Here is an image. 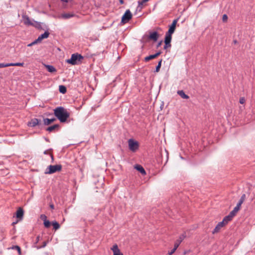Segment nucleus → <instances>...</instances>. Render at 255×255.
Returning <instances> with one entry per match:
<instances>
[{"instance_id": "obj_1", "label": "nucleus", "mask_w": 255, "mask_h": 255, "mask_svg": "<svg viewBox=\"0 0 255 255\" xmlns=\"http://www.w3.org/2000/svg\"><path fill=\"white\" fill-rule=\"evenodd\" d=\"M55 116L61 123H65L70 117V113L63 107H58L54 110Z\"/></svg>"}, {"instance_id": "obj_2", "label": "nucleus", "mask_w": 255, "mask_h": 255, "mask_svg": "<svg viewBox=\"0 0 255 255\" xmlns=\"http://www.w3.org/2000/svg\"><path fill=\"white\" fill-rule=\"evenodd\" d=\"M139 149V143L132 138L128 139V150L132 153L137 152Z\"/></svg>"}, {"instance_id": "obj_3", "label": "nucleus", "mask_w": 255, "mask_h": 255, "mask_svg": "<svg viewBox=\"0 0 255 255\" xmlns=\"http://www.w3.org/2000/svg\"><path fill=\"white\" fill-rule=\"evenodd\" d=\"M83 59V57L78 53L73 54L71 55V58L66 60V62L72 65H75L78 64V62L80 61Z\"/></svg>"}, {"instance_id": "obj_4", "label": "nucleus", "mask_w": 255, "mask_h": 255, "mask_svg": "<svg viewBox=\"0 0 255 255\" xmlns=\"http://www.w3.org/2000/svg\"><path fill=\"white\" fill-rule=\"evenodd\" d=\"M62 169V165L60 164H56L54 165H50L46 168L45 174H51L56 172L60 171Z\"/></svg>"}, {"instance_id": "obj_5", "label": "nucleus", "mask_w": 255, "mask_h": 255, "mask_svg": "<svg viewBox=\"0 0 255 255\" xmlns=\"http://www.w3.org/2000/svg\"><path fill=\"white\" fill-rule=\"evenodd\" d=\"M177 22V19H174L171 25L170 26L169 28L168 29V31L166 32V33L169 34H172L176 28V25Z\"/></svg>"}, {"instance_id": "obj_6", "label": "nucleus", "mask_w": 255, "mask_h": 255, "mask_svg": "<svg viewBox=\"0 0 255 255\" xmlns=\"http://www.w3.org/2000/svg\"><path fill=\"white\" fill-rule=\"evenodd\" d=\"M186 235L184 234L180 235L179 238L175 241L174 245V248L177 250L179 245L183 241Z\"/></svg>"}, {"instance_id": "obj_7", "label": "nucleus", "mask_w": 255, "mask_h": 255, "mask_svg": "<svg viewBox=\"0 0 255 255\" xmlns=\"http://www.w3.org/2000/svg\"><path fill=\"white\" fill-rule=\"evenodd\" d=\"M111 249L113 252V255H123L117 244L114 245Z\"/></svg>"}, {"instance_id": "obj_8", "label": "nucleus", "mask_w": 255, "mask_h": 255, "mask_svg": "<svg viewBox=\"0 0 255 255\" xmlns=\"http://www.w3.org/2000/svg\"><path fill=\"white\" fill-rule=\"evenodd\" d=\"M40 121L38 120L37 119H33L29 122H28L27 125L29 127H34L36 126L39 125L40 124Z\"/></svg>"}, {"instance_id": "obj_9", "label": "nucleus", "mask_w": 255, "mask_h": 255, "mask_svg": "<svg viewBox=\"0 0 255 255\" xmlns=\"http://www.w3.org/2000/svg\"><path fill=\"white\" fill-rule=\"evenodd\" d=\"M225 226V225L223 223V222H219L213 231L212 233L214 234L215 233H218L221 230V228Z\"/></svg>"}, {"instance_id": "obj_10", "label": "nucleus", "mask_w": 255, "mask_h": 255, "mask_svg": "<svg viewBox=\"0 0 255 255\" xmlns=\"http://www.w3.org/2000/svg\"><path fill=\"white\" fill-rule=\"evenodd\" d=\"M22 18L23 19V22H24V24H25L26 25H34L33 21H31L28 16L23 15Z\"/></svg>"}, {"instance_id": "obj_11", "label": "nucleus", "mask_w": 255, "mask_h": 255, "mask_svg": "<svg viewBox=\"0 0 255 255\" xmlns=\"http://www.w3.org/2000/svg\"><path fill=\"white\" fill-rule=\"evenodd\" d=\"M159 35L157 32L154 31L149 33V38L154 41H156L158 38Z\"/></svg>"}, {"instance_id": "obj_12", "label": "nucleus", "mask_w": 255, "mask_h": 255, "mask_svg": "<svg viewBox=\"0 0 255 255\" xmlns=\"http://www.w3.org/2000/svg\"><path fill=\"white\" fill-rule=\"evenodd\" d=\"M161 53V52L160 51H159V52L156 53L155 54L150 55H149L148 56L145 57L144 58V61L145 62H147V61H149L150 60H151V59H153L154 58H155L158 56H159Z\"/></svg>"}, {"instance_id": "obj_13", "label": "nucleus", "mask_w": 255, "mask_h": 255, "mask_svg": "<svg viewBox=\"0 0 255 255\" xmlns=\"http://www.w3.org/2000/svg\"><path fill=\"white\" fill-rule=\"evenodd\" d=\"M24 211L21 208H19L16 213V216L17 218L21 220L23 218Z\"/></svg>"}, {"instance_id": "obj_14", "label": "nucleus", "mask_w": 255, "mask_h": 255, "mask_svg": "<svg viewBox=\"0 0 255 255\" xmlns=\"http://www.w3.org/2000/svg\"><path fill=\"white\" fill-rule=\"evenodd\" d=\"M49 32L48 31H45V32L38 36L37 38L39 42L43 39L47 38L49 35Z\"/></svg>"}, {"instance_id": "obj_15", "label": "nucleus", "mask_w": 255, "mask_h": 255, "mask_svg": "<svg viewBox=\"0 0 255 255\" xmlns=\"http://www.w3.org/2000/svg\"><path fill=\"white\" fill-rule=\"evenodd\" d=\"M172 34H169L168 33L165 34V37L164 39L165 44L166 45L170 44L171 39H172Z\"/></svg>"}, {"instance_id": "obj_16", "label": "nucleus", "mask_w": 255, "mask_h": 255, "mask_svg": "<svg viewBox=\"0 0 255 255\" xmlns=\"http://www.w3.org/2000/svg\"><path fill=\"white\" fill-rule=\"evenodd\" d=\"M234 217L231 215L230 214H229V215L226 216L222 221L223 222V223L226 225H227L228 222L230 221H231Z\"/></svg>"}, {"instance_id": "obj_17", "label": "nucleus", "mask_w": 255, "mask_h": 255, "mask_svg": "<svg viewBox=\"0 0 255 255\" xmlns=\"http://www.w3.org/2000/svg\"><path fill=\"white\" fill-rule=\"evenodd\" d=\"M55 121H56L55 118H53V119H48V118H45V119H43V122H44V124L45 125H50L51 123H52L53 122H54Z\"/></svg>"}, {"instance_id": "obj_18", "label": "nucleus", "mask_w": 255, "mask_h": 255, "mask_svg": "<svg viewBox=\"0 0 255 255\" xmlns=\"http://www.w3.org/2000/svg\"><path fill=\"white\" fill-rule=\"evenodd\" d=\"M59 127V125L58 124H55L52 126L48 127L46 130L49 132H52L54 131L56 129H58Z\"/></svg>"}, {"instance_id": "obj_19", "label": "nucleus", "mask_w": 255, "mask_h": 255, "mask_svg": "<svg viewBox=\"0 0 255 255\" xmlns=\"http://www.w3.org/2000/svg\"><path fill=\"white\" fill-rule=\"evenodd\" d=\"M177 94L183 99H188L189 98V97L186 94H185V93L183 90L178 91Z\"/></svg>"}, {"instance_id": "obj_20", "label": "nucleus", "mask_w": 255, "mask_h": 255, "mask_svg": "<svg viewBox=\"0 0 255 255\" xmlns=\"http://www.w3.org/2000/svg\"><path fill=\"white\" fill-rule=\"evenodd\" d=\"M74 16V14L73 13H65L61 14V17L64 19H69L73 17Z\"/></svg>"}, {"instance_id": "obj_21", "label": "nucleus", "mask_w": 255, "mask_h": 255, "mask_svg": "<svg viewBox=\"0 0 255 255\" xmlns=\"http://www.w3.org/2000/svg\"><path fill=\"white\" fill-rule=\"evenodd\" d=\"M135 168L139 171L142 175H145L146 172L142 166L140 165H136Z\"/></svg>"}, {"instance_id": "obj_22", "label": "nucleus", "mask_w": 255, "mask_h": 255, "mask_svg": "<svg viewBox=\"0 0 255 255\" xmlns=\"http://www.w3.org/2000/svg\"><path fill=\"white\" fill-rule=\"evenodd\" d=\"M127 22H128V9L125 11V13L122 17L121 23L125 24V23H127Z\"/></svg>"}, {"instance_id": "obj_23", "label": "nucleus", "mask_w": 255, "mask_h": 255, "mask_svg": "<svg viewBox=\"0 0 255 255\" xmlns=\"http://www.w3.org/2000/svg\"><path fill=\"white\" fill-rule=\"evenodd\" d=\"M47 71L49 72L52 73L56 71V69L53 66L50 65H45Z\"/></svg>"}, {"instance_id": "obj_24", "label": "nucleus", "mask_w": 255, "mask_h": 255, "mask_svg": "<svg viewBox=\"0 0 255 255\" xmlns=\"http://www.w3.org/2000/svg\"><path fill=\"white\" fill-rule=\"evenodd\" d=\"M240 207H239V206H236L233 209V211H232L230 214L232 215L233 217H234L236 214H237V213L239 211L240 209Z\"/></svg>"}, {"instance_id": "obj_25", "label": "nucleus", "mask_w": 255, "mask_h": 255, "mask_svg": "<svg viewBox=\"0 0 255 255\" xmlns=\"http://www.w3.org/2000/svg\"><path fill=\"white\" fill-rule=\"evenodd\" d=\"M246 197L245 194H243L237 205L241 207L242 204L246 199Z\"/></svg>"}, {"instance_id": "obj_26", "label": "nucleus", "mask_w": 255, "mask_h": 255, "mask_svg": "<svg viewBox=\"0 0 255 255\" xmlns=\"http://www.w3.org/2000/svg\"><path fill=\"white\" fill-rule=\"evenodd\" d=\"M59 90L61 93L65 94L67 91L66 87L64 85H60L59 86Z\"/></svg>"}, {"instance_id": "obj_27", "label": "nucleus", "mask_w": 255, "mask_h": 255, "mask_svg": "<svg viewBox=\"0 0 255 255\" xmlns=\"http://www.w3.org/2000/svg\"><path fill=\"white\" fill-rule=\"evenodd\" d=\"M33 23L34 25H32V26H33L38 29H42V27L41 26V23L40 22L33 20Z\"/></svg>"}, {"instance_id": "obj_28", "label": "nucleus", "mask_w": 255, "mask_h": 255, "mask_svg": "<svg viewBox=\"0 0 255 255\" xmlns=\"http://www.w3.org/2000/svg\"><path fill=\"white\" fill-rule=\"evenodd\" d=\"M24 63H9V66H23Z\"/></svg>"}, {"instance_id": "obj_29", "label": "nucleus", "mask_w": 255, "mask_h": 255, "mask_svg": "<svg viewBox=\"0 0 255 255\" xmlns=\"http://www.w3.org/2000/svg\"><path fill=\"white\" fill-rule=\"evenodd\" d=\"M52 224V225L53 226V228L55 230H57L59 229L60 225H59V223L58 222H57L56 221L53 222Z\"/></svg>"}, {"instance_id": "obj_30", "label": "nucleus", "mask_w": 255, "mask_h": 255, "mask_svg": "<svg viewBox=\"0 0 255 255\" xmlns=\"http://www.w3.org/2000/svg\"><path fill=\"white\" fill-rule=\"evenodd\" d=\"M162 60L161 59L158 63V65H157V66L156 67V69H155V72H158L159 71V70H160V68L161 67V62H162Z\"/></svg>"}, {"instance_id": "obj_31", "label": "nucleus", "mask_w": 255, "mask_h": 255, "mask_svg": "<svg viewBox=\"0 0 255 255\" xmlns=\"http://www.w3.org/2000/svg\"><path fill=\"white\" fill-rule=\"evenodd\" d=\"M44 225L46 228H49L51 225V223L48 220L45 219L44 220Z\"/></svg>"}, {"instance_id": "obj_32", "label": "nucleus", "mask_w": 255, "mask_h": 255, "mask_svg": "<svg viewBox=\"0 0 255 255\" xmlns=\"http://www.w3.org/2000/svg\"><path fill=\"white\" fill-rule=\"evenodd\" d=\"M149 0H142L141 1H138V7L140 9L142 8V4L143 3L148 1Z\"/></svg>"}, {"instance_id": "obj_33", "label": "nucleus", "mask_w": 255, "mask_h": 255, "mask_svg": "<svg viewBox=\"0 0 255 255\" xmlns=\"http://www.w3.org/2000/svg\"><path fill=\"white\" fill-rule=\"evenodd\" d=\"M47 244V242L44 241L43 242L42 245L41 246H35V247H36L37 249L43 248L46 246Z\"/></svg>"}, {"instance_id": "obj_34", "label": "nucleus", "mask_w": 255, "mask_h": 255, "mask_svg": "<svg viewBox=\"0 0 255 255\" xmlns=\"http://www.w3.org/2000/svg\"><path fill=\"white\" fill-rule=\"evenodd\" d=\"M39 42V41L37 39H36V40H35L34 41H33L32 42L28 44L27 45V46L28 47H30V46H32L36 44H37V43Z\"/></svg>"}, {"instance_id": "obj_35", "label": "nucleus", "mask_w": 255, "mask_h": 255, "mask_svg": "<svg viewBox=\"0 0 255 255\" xmlns=\"http://www.w3.org/2000/svg\"><path fill=\"white\" fill-rule=\"evenodd\" d=\"M12 249H16V251H17L18 252V254L19 255H20L21 254V250H20V248L18 246H13Z\"/></svg>"}, {"instance_id": "obj_36", "label": "nucleus", "mask_w": 255, "mask_h": 255, "mask_svg": "<svg viewBox=\"0 0 255 255\" xmlns=\"http://www.w3.org/2000/svg\"><path fill=\"white\" fill-rule=\"evenodd\" d=\"M9 63H0V68L9 67Z\"/></svg>"}, {"instance_id": "obj_37", "label": "nucleus", "mask_w": 255, "mask_h": 255, "mask_svg": "<svg viewBox=\"0 0 255 255\" xmlns=\"http://www.w3.org/2000/svg\"><path fill=\"white\" fill-rule=\"evenodd\" d=\"M240 103L241 104H243L245 102V99L244 98L242 97L240 99Z\"/></svg>"}, {"instance_id": "obj_38", "label": "nucleus", "mask_w": 255, "mask_h": 255, "mask_svg": "<svg viewBox=\"0 0 255 255\" xmlns=\"http://www.w3.org/2000/svg\"><path fill=\"white\" fill-rule=\"evenodd\" d=\"M223 21L225 22L228 19V16L226 14H224L222 18Z\"/></svg>"}, {"instance_id": "obj_39", "label": "nucleus", "mask_w": 255, "mask_h": 255, "mask_svg": "<svg viewBox=\"0 0 255 255\" xmlns=\"http://www.w3.org/2000/svg\"><path fill=\"white\" fill-rule=\"evenodd\" d=\"M176 250L174 248H173L170 252L168 253L167 255H172L176 251Z\"/></svg>"}, {"instance_id": "obj_40", "label": "nucleus", "mask_w": 255, "mask_h": 255, "mask_svg": "<svg viewBox=\"0 0 255 255\" xmlns=\"http://www.w3.org/2000/svg\"><path fill=\"white\" fill-rule=\"evenodd\" d=\"M40 240V236H37V237H36V241H35V244H37L39 241Z\"/></svg>"}, {"instance_id": "obj_41", "label": "nucleus", "mask_w": 255, "mask_h": 255, "mask_svg": "<svg viewBox=\"0 0 255 255\" xmlns=\"http://www.w3.org/2000/svg\"><path fill=\"white\" fill-rule=\"evenodd\" d=\"M132 16V15L131 13L128 10V21L131 18Z\"/></svg>"}, {"instance_id": "obj_42", "label": "nucleus", "mask_w": 255, "mask_h": 255, "mask_svg": "<svg viewBox=\"0 0 255 255\" xmlns=\"http://www.w3.org/2000/svg\"><path fill=\"white\" fill-rule=\"evenodd\" d=\"M171 46V44H167L166 45V44H165L164 46V49H166L168 47H170Z\"/></svg>"}, {"instance_id": "obj_43", "label": "nucleus", "mask_w": 255, "mask_h": 255, "mask_svg": "<svg viewBox=\"0 0 255 255\" xmlns=\"http://www.w3.org/2000/svg\"><path fill=\"white\" fill-rule=\"evenodd\" d=\"M41 218L42 219H44V220L45 219H46V216L44 215H42L41 216Z\"/></svg>"}, {"instance_id": "obj_44", "label": "nucleus", "mask_w": 255, "mask_h": 255, "mask_svg": "<svg viewBox=\"0 0 255 255\" xmlns=\"http://www.w3.org/2000/svg\"><path fill=\"white\" fill-rule=\"evenodd\" d=\"M162 43V41H160V42H159L157 45V47H159V46H160Z\"/></svg>"}, {"instance_id": "obj_45", "label": "nucleus", "mask_w": 255, "mask_h": 255, "mask_svg": "<svg viewBox=\"0 0 255 255\" xmlns=\"http://www.w3.org/2000/svg\"><path fill=\"white\" fill-rule=\"evenodd\" d=\"M50 207L52 209H54V206L53 204L50 205Z\"/></svg>"}, {"instance_id": "obj_46", "label": "nucleus", "mask_w": 255, "mask_h": 255, "mask_svg": "<svg viewBox=\"0 0 255 255\" xmlns=\"http://www.w3.org/2000/svg\"><path fill=\"white\" fill-rule=\"evenodd\" d=\"M48 150H45V151H44V154H48Z\"/></svg>"}, {"instance_id": "obj_47", "label": "nucleus", "mask_w": 255, "mask_h": 255, "mask_svg": "<svg viewBox=\"0 0 255 255\" xmlns=\"http://www.w3.org/2000/svg\"><path fill=\"white\" fill-rule=\"evenodd\" d=\"M120 3L121 4H123L124 3V0H120Z\"/></svg>"}, {"instance_id": "obj_48", "label": "nucleus", "mask_w": 255, "mask_h": 255, "mask_svg": "<svg viewBox=\"0 0 255 255\" xmlns=\"http://www.w3.org/2000/svg\"><path fill=\"white\" fill-rule=\"evenodd\" d=\"M50 156L51 157L52 160H53V156L52 154H50Z\"/></svg>"}, {"instance_id": "obj_49", "label": "nucleus", "mask_w": 255, "mask_h": 255, "mask_svg": "<svg viewBox=\"0 0 255 255\" xmlns=\"http://www.w3.org/2000/svg\"><path fill=\"white\" fill-rule=\"evenodd\" d=\"M62 1H63L64 2H68V0H62Z\"/></svg>"}, {"instance_id": "obj_50", "label": "nucleus", "mask_w": 255, "mask_h": 255, "mask_svg": "<svg viewBox=\"0 0 255 255\" xmlns=\"http://www.w3.org/2000/svg\"><path fill=\"white\" fill-rule=\"evenodd\" d=\"M234 43L235 44L237 43V41L236 40H234Z\"/></svg>"}, {"instance_id": "obj_51", "label": "nucleus", "mask_w": 255, "mask_h": 255, "mask_svg": "<svg viewBox=\"0 0 255 255\" xmlns=\"http://www.w3.org/2000/svg\"><path fill=\"white\" fill-rule=\"evenodd\" d=\"M16 223H17V222H13L12 224V225H14V224H16Z\"/></svg>"}, {"instance_id": "obj_52", "label": "nucleus", "mask_w": 255, "mask_h": 255, "mask_svg": "<svg viewBox=\"0 0 255 255\" xmlns=\"http://www.w3.org/2000/svg\"><path fill=\"white\" fill-rule=\"evenodd\" d=\"M45 140H46L47 141H49L48 139H47V138H45Z\"/></svg>"}]
</instances>
